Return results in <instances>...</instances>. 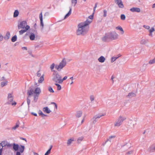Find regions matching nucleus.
<instances>
[{"mask_svg": "<svg viewBox=\"0 0 155 155\" xmlns=\"http://www.w3.org/2000/svg\"><path fill=\"white\" fill-rule=\"evenodd\" d=\"M91 21L87 20L86 21L81 22L78 25V29L76 31V34L78 35H85L88 32L89 29V25Z\"/></svg>", "mask_w": 155, "mask_h": 155, "instance_id": "obj_1", "label": "nucleus"}, {"mask_svg": "<svg viewBox=\"0 0 155 155\" xmlns=\"http://www.w3.org/2000/svg\"><path fill=\"white\" fill-rule=\"evenodd\" d=\"M41 92L40 88L39 87L35 88V89H33L30 88L27 91V94L28 97L27 98V102L28 105V107H29V105L30 103V100L29 98L31 96L33 97V101L36 102L37 101L38 97Z\"/></svg>", "mask_w": 155, "mask_h": 155, "instance_id": "obj_2", "label": "nucleus"}, {"mask_svg": "<svg viewBox=\"0 0 155 155\" xmlns=\"http://www.w3.org/2000/svg\"><path fill=\"white\" fill-rule=\"evenodd\" d=\"M61 76L60 73L57 71H55L52 74V80L55 83L61 84Z\"/></svg>", "mask_w": 155, "mask_h": 155, "instance_id": "obj_3", "label": "nucleus"}, {"mask_svg": "<svg viewBox=\"0 0 155 155\" xmlns=\"http://www.w3.org/2000/svg\"><path fill=\"white\" fill-rule=\"evenodd\" d=\"M126 119L125 116L120 115L119 117L117 120L114 124V126L115 127H119L122 124L123 122Z\"/></svg>", "mask_w": 155, "mask_h": 155, "instance_id": "obj_4", "label": "nucleus"}, {"mask_svg": "<svg viewBox=\"0 0 155 155\" xmlns=\"http://www.w3.org/2000/svg\"><path fill=\"white\" fill-rule=\"evenodd\" d=\"M66 61L65 58H64L60 63L58 65L55 66V68L58 71H60L66 65Z\"/></svg>", "mask_w": 155, "mask_h": 155, "instance_id": "obj_5", "label": "nucleus"}, {"mask_svg": "<svg viewBox=\"0 0 155 155\" xmlns=\"http://www.w3.org/2000/svg\"><path fill=\"white\" fill-rule=\"evenodd\" d=\"M18 29H23L28 30L30 28V27L27 25L26 21H23L20 22L18 25Z\"/></svg>", "mask_w": 155, "mask_h": 155, "instance_id": "obj_6", "label": "nucleus"}, {"mask_svg": "<svg viewBox=\"0 0 155 155\" xmlns=\"http://www.w3.org/2000/svg\"><path fill=\"white\" fill-rule=\"evenodd\" d=\"M8 104H11L12 105H16V103L13 100V96L12 93H9L8 95Z\"/></svg>", "mask_w": 155, "mask_h": 155, "instance_id": "obj_7", "label": "nucleus"}, {"mask_svg": "<svg viewBox=\"0 0 155 155\" xmlns=\"http://www.w3.org/2000/svg\"><path fill=\"white\" fill-rule=\"evenodd\" d=\"M106 114L105 113H100L95 115L92 119L93 123H95L97 119H99L101 117L104 116Z\"/></svg>", "mask_w": 155, "mask_h": 155, "instance_id": "obj_8", "label": "nucleus"}, {"mask_svg": "<svg viewBox=\"0 0 155 155\" xmlns=\"http://www.w3.org/2000/svg\"><path fill=\"white\" fill-rule=\"evenodd\" d=\"M110 39L112 40H116L118 38V35L115 32L113 31L109 33Z\"/></svg>", "mask_w": 155, "mask_h": 155, "instance_id": "obj_9", "label": "nucleus"}, {"mask_svg": "<svg viewBox=\"0 0 155 155\" xmlns=\"http://www.w3.org/2000/svg\"><path fill=\"white\" fill-rule=\"evenodd\" d=\"M27 35H28L30 40L32 41L34 40L35 38V34L32 32H27L26 34Z\"/></svg>", "mask_w": 155, "mask_h": 155, "instance_id": "obj_10", "label": "nucleus"}, {"mask_svg": "<svg viewBox=\"0 0 155 155\" xmlns=\"http://www.w3.org/2000/svg\"><path fill=\"white\" fill-rule=\"evenodd\" d=\"M115 2L120 8H123L124 7L122 0H115Z\"/></svg>", "mask_w": 155, "mask_h": 155, "instance_id": "obj_11", "label": "nucleus"}, {"mask_svg": "<svg viewBox=\"0 0 155 155\" xmlns=\"http://www.w3.org/2000/svg\"><path fill=\"white\" fill-rule=\"evenodd\" d=\"M131 12H132L139 13L141 12L140 9L138 7H133L130 9Z\"/></svg>", "mask_w": 155, "mask_h": 155, "instance_id": "obj_12", "label": "nucleus"}, {"mask_svg": "<svg viewBox=\"0 0 155 155\" xmlns=\"http://www.w3.org/2000/svg\"><path fill=\"white\" fill-rule=\"evenodd\" d=\"M149 32V36L151 37H153V33L155 31V29L153 27H151L148 31Z\"/></svg>", "mask_w": 155, "mask_h": 155, "instance_id": "obj_13", "label": "nucleus"}, {"mask_svg": "<svg viewBox=\"0 0 155 155\" xmlns=\"http://www.w3.org/2000/svg\"><path fill=\"white\" fill-rule=\"evenodd\" d=\"M2 147H4L5 146L10 147L11 144L9 143H8L7 141H2L1 143H0Z\"/></svg>", "mask_w": 155, "mask_h": 155, "instance_id": "obj_14", "label": "nucleus"}, {"mask_svg": "<svg viewBox=\"0 0 155 155\" xmlns=\"http://www.w3.org/2000/svg\"><path fill=\"white\" fill-rule=\"evenodd\" d=\"M109 39H110L109 33L106 34L102 38V40L105 41H107Z\"/></svg>", "mask_w": 155, "mask_h": 155, "instance_id": "obj_15", "label": "nucleus"}, {"mask_svg": "<svg viewBox=\"0 0 155 155\" xmlns=\"http://www.w3.org/2000/svg\"><path fill=\"white\" fill-rule=\"evenodd\" d=\"M42 110L44 112L48 114L50 113L51 111L48 107H44Z\"/></svg>", "mask_w": 155, "mask_h": 155, "instance_id": "obj_16", "label": "nucleus"}, {"mask_svg": "<svg viewBox=\"0 0 155 155\" xmlns=\"http://www.w3.org/2000/svg\"><path fill=\"white\" fill-rule=\"evenodd\" d=\"M74 141V138H71L68 139L67 142V144L68 146H69L71 145L72 143Z\"/></svg>", "mask_w": 155, "mask_h": 155, "instance_id": "obj_17", "label": "nucleus"}, {"mask_svg": "<svg viewBox=\"0 0 155 155\" xmlns=\"http://www.w3.org/2000/svg\"><path fill=\"white\" fill-rule=\"evenodd\" d=\"M106 60L105 58L103 56H100L98 59V61L100 63H103Z\"/></svg>", "mask_w": 155, "mask_h": 155, "instance_id": "obj_18", "label": "nucleus"}, {"mask_svg": "<svg viewBox=\"0 0 155 155\" xmlns=\"http://www.w3.org/2000/svg\"><path fill=\"white\" fill-rule=\"evenodd\" d=\"M8 81L7 80H5L4 81L1 82L0 84V87H3L7 85L8 84Z\"/></svg>", "mask_w": 155, "mask_h": 155, "instance_id": "obj_19", "label": "nucleus"}, {"mask_svg": "<svg viewBox=\"0 0 155 155\" xmlns=\"http://www.w3.org/2000/svg\"><path fill=\"white\" fill-rule=\"evenodd\" d=\"M148 41L147 40L144 38H142L141 40L140 43L141 45H144L147 43Z\"/></svg>", "mask_w": 155, "mask_h": 155, "instance_id": "obj_20", "label": "nucleus"}, {"mask_svg": "<svg viewBox=\"0 0 155 155\" xmlns=\"http://www.w3.org/2000/svg\"><path fill=\"white\" fill-rule=\"evenodd\" d=\"M115 137V136L114 135H111L107 139V140L106 141L105 143H106L107 142H111V140L113 139H114Z\"/></svg>", "mask_w": 155, "mask_h": 155, "instance_id": "obj_21", "label": "nucleus"}, {"mask_svg": "<svg viewBox=\"0 0 155 155\" xmlns=\"http://www.w3.org/2000/svg\"><path fill=\"white\" fill-rule=\"evenodd\" d=\"M13 149L15 151H17L18 150L19 148V145L18 144H16L15 143L13 144Z\"/></svg>", "mask_w": 155, "mask_h": 155, "instance_id": "obj_22", "label": "nucleus"}, {"mask_svg": "<svg viewBox=\"0 0 155 155\" xmlns=\"http://www.w3.org/2000/svg\"><path fill=\"white\" fill-rule=\"evenodd\" d=\"M82 114V112L81 111H78L76 114V116L77 118L81 117Z\"/></svg>", "mask_w": 155, "mask_h": 155, "instance_id": "obj_23", "label": "nucleus"}, {"mask_svg": "<svg viewBox=\"0 0 155 155\" xmlns=\"http://www.w3.org/2000/svg\"><path fill=\"white\" fill-rule=\"evenodd\" d=\"M136 96V94L135 93H134L133 92H131L129 93L128 95L127 96L129 97V98H132V97H135Z\"/></svg>", "mask_w": 155, "mask_h": 155, "instance_id": "obj_24", "label": "nucleus"}, {"mask_svg": "<svg viewBox=\"0 0 155 155\" xmlns=\"http://www.w3.org/2000/svg\"><path fill=\"white\" fill-rule=\"evenodd\" d=\"M10 37V34L9 32H7L4 38L6 40H8Z\"/></svg>", "mask_w": 155, "mask_h": 155, "instance_id": "obj_25", "label": "nucleus"}, {"mask_svg": "<svg viewBox=\"0 0 155 155\" xmlns=\"http://www.w3.org/2000/svg\"><path fill=\"white\" fill-rule=\"evenodd\" d=\"M116 29L118 30H119L121 31V33L123 34L124 33V31L122 28L120 26H118L116 27Z\"/></svg>", "mask_w": 155, "mask_h": 155, "instance_id": "obj_26", "label": "nucleus"}, {"mask_svg": "<svg viewBox=\"0 0 155 155\" xmlns=\"http://www.w3.org/2000/svg\"><path fill=\"white\" fill-rule=\"evenodd\" d=\"M60 84L58 83H56L54 84L57 86V89L58 91H60L61 89V87Z\"/></svg>", "mask_w": 155, "mask_h": 155, "instance_id": "obj_27", "label": "nucleus"}, {"mask_svg": "<svg viewBox=\"0 0 155 155\" xmlns=\"http://www.w3.org/2000/svg\"><path fill=\"white\" fill-rule=\"evenodd\" d=\"M119 56H114L113 57H112L110 59V61L111 63H112L114 62V61H115L119 57Z\"/></svg>", "mask_w": 155, "mask_h": 155, "instance_id": "obj_28", "label": "nucleus"}, {"mask_svg": "<svg viewBox=\"0 0 155 155\" xmlns=\"http://www.w3.org/2000/svg\"><path fill=\"white\" fill-rule=\"evenodd\" d=\"M55 66L56 65H55L54 63H53L50 65V68L51 71H53L54 72L55 71H56L54 70V67L55 68Z\"/></svg>", "mask_w": 155, "mask_h": 155, "instance_id": "obj_29", "label": "nucleus"}, {"mask_svg": "<svg viewBox=\"0 0 155 155\" xmlns=\"http://www.w3.org/2000/svg\"><path fill=\"white\" fill-rule=\"evenodd\" d=\"M25 147V146L22 145H20V147H19V152L22 153L24 152Z\"/></svg>", "mask_w": 155, "mask_h": 155, "instance_id": "obj_30", "label": "nucleus"}, {"mask_svg": "<svg viewBox=\"0 0 155 155\" xmlns=\"http://www.w3.org/2000/svg\"><path fill=\"white\" fill-rule=\"evenodd\" d=\"M19 14V12L17 10H16L15 11L14 14H13V17L14 18H16L17 17Z\"/></svg>", "mask_w": 155, "mask_h": 155, "instance_id": "obj_31", "label": "nucleus"}, {"mask_svg": "<svg viewBox=\"0 0 155 155\" xmlns=\"http://www.w3.org/2000/svg\"><path fill=\"white\" fill-rule=\"evenodd\" d=\"M71 13V8H70V10L68 12L65 16L64 19H65L67 18L70 15Z\"/></svg>", "mask_w": 155, "mask_h": 155, "instance_id": "obj_32", "label": "nucleus"}, {"mask_svg": "<svg viewBox=\"0 0 155 155\" xmlns=\"http://www.w3.org/2000/svg\"><path fill=\"white\" fill-rule=\"evenodd\" d=\"M148 63L150 64H155V58L153 59L150 60L149 61Z\"/></svg>", "mask_w": 155, "mask_h": 155, "instance_id": "obj_33", "label": "nucleus"}, {"mask_svg": "<svg viewBox=\"0 0 155 155\" xmlns=\"http://www.w3.org/2000/svg\"><path fill=\"white\" fill-rule=\"evenodd\" d=\"M77 0H71V5L74 6L76 5L77 4Z\"/></svg>", "mask_w": 155, "mask_h": 155, "instance_id": "obj_34", "label": "nucleus"}, {"mask_svg": "<svg viewBox=\"0 0 155 155\" xmlns=\"http://www.w3.org/2000/svg\"><path fill=\"white\" fill-rule=\"evenodd\" d=\"M44 80V75L41 76L38 80V83H41Z\"/></svg>", "mask_w": 155, "mask_h": 155, "instance_id": "obj_35", "label": "nucleus"}, {"mask_svg": "<svg viewBox=\"0 0 155 155\" xmlns=\"http://www.w3.org/2000/svg\"><path fill=\"white\" fill-rule=\"evenodd\" d=\"M28 30H26L25 29H23V30H21L20 31H19V33L20 35H22L24 33H25L26 31H27Z\"/></svg>", "mask_w": 155, "mask_h": 155, "instance_id": "obj_36", "label": "nucleus"}, {"mask_svg": "<svg viewBox=\"0 0 155 155\" xmlns=\"http://www.w3.org/2000/svg\"><path fill=\"white\" fill-rule=\"evenodd\" d=\"M129 124L131 126H134L136 124V123L133 120H131L129 123Z\"/></svg>", "mask_w": 155, "mask_h": 155, "instance_id": "obj_37", "label": "nucleus"}, {"mask_svg": "<svg viewBox=\"0 0 155 155\" xmlns=\"http://www.w3.org/2000/svg\"><path fill=\"white\" fill-rule=\"evenodd\" d=\"M38 114L39 115L41 116L42 117H44L47 116V115L44 113L41 110H39V111Z\"/></svg>", "mask_w": 155, "mask_h": 155, "instance_id": "obj_38", "label": "nucleus"}, {"mask_svg": "<svg viewBox=\"0 0 155 155\" xmlns=\"http://www.w3.org/2000/svg\"><path fill=\"white\" fill-rule=\"evenodd\" d=\"M68 78V77L67 76H65L63 78H62V76H61V84H62L63 81L67 80Z\"/></svg>", "mask_w": 155, "mask_h": 155, "instance_id": "obj_39", "label": "nucleus"}, {"mask_svg": "<svg viewBox=\"0 0 155 155\" xmlns=\"http://www.w3.org/2000/svg\"><path fill=\"white\" fill-rule=\"evenodd\" d=\"M17 39V36L16 35H15L11 39V41L12 42H14L16 41Z\"/></svg>", "mask_w": 155, "mask_h": 155, "instance_id": "obj_40", "label": "nucleus"}, {"mask_svg": "<svg viewBox=\"0 0 155 155\" xmlns=\"http://www.w3.org/2000/svg\"><path fill=\"white\" fill-rule=\"evenodd\" d=\"M107 13V11L105 10H104L103 12V17H106Z\"/></svg>", "mask_w": 155, "mask_h": 155, "instance_id": "obj_41", "label": "nucleus"}, {"mask_svg": "<svg viewBox=\"0 0 155 155\" xmlns=\"http://www.w3.org/2000/svg\"><path fill=\"white\" fill-rule=\"evenodd\" d=\"M48 90L49 92L51 93H54V91L52 88L51 87H48Z\"/></svg>", "mask_w": 155, "mask_h": 155, "instance_id": "obj_42", "label": "nucleus"}, {"mask_svg": "<svg viewBox=\"0 0 155 155\" xmlns=\"http://www.w3.org/2000/svg\"><path fill=\"white\" fill-rule=\"evenodd\" d=\"M19 127V125L18 124H16V125L12 128V129L13 130H15Z\"/></svg>", "mask_w": 155, "mask_h": 155, "instance_id": "obj_43", "label": "nucleus"}, {"mask_svg": "<svg viewBox=\"0 0 155 155\" xmlns=\"http://www.w3.org/2000/svg\"><path fill=\"white\" fill-rule=\"evenodd\" d=\"M126 18L125 16L124 15L122 14L120 16V18L123 20H125Z\"/></svg>", "mask_w": 155, "mask_h": 155, "instance_id": "obj_44", "label": "nucleus"}, {"mask_svg": "<svg viewBox=\"0 0 155 155\" xmlns=\"http://www.w3.org/2000/svg\"><path fill=\"white\" fill-rule=\"evenodd\" d=\"M143 27L144 28H145L147 30H148L150 28V26L148 25H144L143 26Z\"/></svg>", "mask_w": 155, "mask_h": 155, "instance_id": "obj_45", "label": "nucleus"}, {"mask_svg": "<svg viewBox=\"0 0 155 155\" xmlns=\"http://www.w3.org/2000/svg\"><path fill=\"white\" fill-rule=\"evenodd\" d=\"M4 38V37L2 34L0 32V41H2Z\"/></svg>", "mask_w": 155, "mask_h": 155, "instance_id": "obj_46", "label": "nucleus"}, {"mask_svg": "<svg viewBox=\"0 0 155 155\" xmlns=\"http://www.w3.org/2000/svg\"><path fill=\"white\" fill-rule=\"evenodd\" d=\"M3 147L0 144V155H2Z\"/></svg>", "mask_w": 155, "mask_h": 155, "instance_id": "obj_47", "label": "nucleus"}, {"mask_svg": "<svg viewBox=\"0 0 155 155\" xmlns=\"http://www.w3.org/2000/svg\"><path fill=\"white\" fill-rule=\"evenodd\" d=\"M83 138L82 137H79L78 140V143H80L83 140Z\"/></svg>", "mask_w": 155, "mask_h": 155, "instance_id": "obj_48", "label": "nucleus"}, {"mask_svg": "<svg viewBox=\"0 0 155 155\" xmlns=\"http://www.w3.org/2000/svg\"><path fill=\"white\" fill-rule=\"evenodd\" d=\"M50 150H48L45 153L44 155H49L51 153Z\"/></svg>", "mask_w": 155, "mask_h": 155, "instance_id": "obj_49", "label": "nucleus"}, {"mask_svg": "<svg viewBox=\"0 0 155 155\" xmlns=\"http://www.w3.org/2000/svg\"><path fill=\"white\" fill-rule=\"evenodd\" d=\"M133 153V150H131L129 151H128L127 153V154L128 155H131Z\"/></svg>", "mask_w": 155, "mask_h": 155, "instance_id": "obj_50", "label": "nucleus"}, {"mask_svg": "<svg viewBox=\"0 0 155 155\" xmlns=\"http://www.w3.org/2000/svg\"><path fill=\"white\" fill-rule=\"evenodd\" d=\"M90 99L91 101L92 102L94 101V97L93 96H90Z\"/></svg>", "mask_w": 155, "mask_h": 155, "instance_id": "obj_51", "label": "nucleus"}, {"mask_svg": "<svg viewBox=\"0 0 155 155\" xmlns=\"http://www.w3.org/2000/svg\"><path fill=\"white\" fill-rule=\"evenodd\" d=\"M41 21V29H43V28H44V23L43 22V20L40 21Z\"/></svg>", "mask_w": 155, "mask_h": 155, "instance_id": "obj_52", "label": "nucleus"}, {"mask_svg": "<svg viewBox=\"0 0 155 155\" xmlns=\"http://www.w3.org/2000/svg\"><path fill=\"white\" fill-rule=\"evenodd\" d=\"M129 143V140L125 142L124 143V144L123 145V146H125L127 145V144H128Z\"/></svg>", "mask_w": 155, "mask_h": 155, "instance_id": "obj_53", "label": "nucleus"}, {"mask_svg": "<svg viewBox=\"0 0 155 155\" xmlns=\"http://www.w3.org/2000/svg\"><path fill=\"white\" fill-rule=\"evenodd\" d=\"M5 79H6L5 78L4 76H3V77H2L0 79V80L1 81H4L5 80H6Z\"/></svg>", "mask_w": 155, "mask_h": 155, "instance_id": "obj_54", "label": "nucleus"}, {"mask_svg": "<svg viewBox=\"0 0 155 155\" xmlns=\"http://www.w3.org/2000/svg\"><path fill=\"white\" fill-rule=\"evenodd\" d=\"M41 75V73L40 71H38L37 73V76L38 77H40Z\"/></svg>", "mask_w": 155, "mask_h": 155, "instance_id": "obj_55", "label": "nucleus"}, {"mask_svg": "<svg viewBox=\"0 0 155 155\" xmlns=\"http://www.w3.org/2000/svg\"><path fill=\"white\" fill-rule=\"evenodd\" d=\"M39 18H40V21H41L42 20V13H41L40 14Z\"/></svg>", "mask_w": 155, "mask_h": 155, "instance_id": "obj_56", "label": "nucleus"}, {"mask_svg": "<svg viewBox=\"0 0 155 155\" xmlns=\"http://www.w3.org/2000/svg\"><path fill=\"white\" fill-rule=\"evenodd\" d=\"M89 18L90 19V20L88 19L89 21H92V19H93V17L92 15H90L89 17Z\"/></svg>", "mask_w": 155, "mask_h": 155, "instance_id": "obj_57", "label": "nucleus"}, {"mask_svg": "<svg viewBox=\"0 0 155 155\" xmlns=\"http://www.w3.org/2000/svg\"><path fill=\"white\" fill-rule=\"evenodd\" d=\"M22 49L23 50L26 51L27 50V48L26 47H24L22 48Z\"/></svg>", "mask_w": 155, "mask_h": 155, "instance_id": "obj_58", "label": "nucleus"}, {"mask_svg": "<svg viewBox=\"0 0 155 155\" xmlns=\"http://www.w3.org/2000/svg\"><path fill=\"white\" fill-rule=\"evenodd\" d=\"M33 153L34 155H39V154L38 153H36V152L33 151Z\"/></svg>", "mask_w": 155, "mask_h": 155, "instance_id": "obj_59", "label": "nucleus"}, {"mask_svg": "<svg viewBox=\"0 0 155 155\" xmlns=\"http://www.w3.org/2000/svg\"><path fill=\"white\" fill-rule=\"evenodd\" d=\"M151 148H152V150L153 151H155V147H153L152 146L150 147Z\"/></svg>", "mask_w": 155, "mask_h": 155, "instance_id": "obj_60", "label": "nucleus"}, {"mask_svg": "<svg viewBox=\"0 0 155 155\" xmlns=\"http://www.w3.org/2000/svg\"><path fill=\"white\" fill-rule=\"evenodd\" d=\"M97 4H95V6L94 7V11L95 10L96 8L97 7Z\"/></svg>", "mask_w": 155, "mask_h": 155, "instance_id": "obj_61", "label": "nucleus"}, {"mask_svg": "<svg viewBox=\"0 0 155 155\" xmlns=\"http://www.w3.org/2000/svg\"><path fill=\"white\" fill-rule=\"evenodd\" d=\"M31 114L34 115V116H37V115L36 113H34L33 112H32Z\"/></svg>", "mask_w": 155, "mask_h": 155, "instance_id": "obj_62", "label": "nucleus"}, {"mask_svg": "<svg viewBox=\"0 0 155 155\" xmlns=\"http://www.w3.org/2000/svg\"><path fill=\"white\" fill-rule=\"evenodd\" d=\"M152 8H155V3L153 4L152 6Z\"/></svg>", "mask_w": 155, "mask_h": 155, "instance_id": "obj_63", "label": "nucleus"}, {"mask_svg": "<svg viewBox=\"0 0 155 155\" xmlns=\"http://www.w3.org/2000/svg\"><path fill=\"white\" fill-rule=\"evenodd\" d=\"M84 118H83L81 120V124H82L83 122L84 121Z\"/></svg>", "mask_w": 155, "mask_h": 155, "instance_id": "obj_64", "label": "nucleus"}]
</instances>
